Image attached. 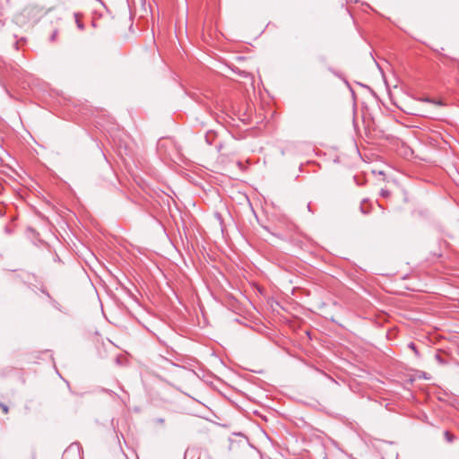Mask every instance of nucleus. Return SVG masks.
<instances>
[{
  "mask_svg": "<svg viewBox=\"0 0 459 459\" xmlns=\"http://www.w3.org/2000/svg\"><path fill=\"white\" fill-rule=\"evenodd\" d=\"M329 71L332 72L336 76H340V74L337 72L333 71L332 68H329Z\"/></svg>",
  "mask_w": 459,
  "mask_h": 459,
  "instance_id": "nucleus-12",
  "label": "nucleus"
},
{
  "mask_svg": "<svg viewBox=\"0 0 459 459\" xmlns=\"http://www.w3.org/2000/svg\"><path fill=\"white\" fill-rule=\"evenodd\" d=\"M56 35H57V31H56V30H55V31L52 33V35L50 36V40H51V41H54V40L56 39Z\"/></svg>",
  "mask_w": 459,
  "mask_h": 459,
  "instance_id": "nucleus-5",
  "label": "nucleus"
},
{
  "mask_svg": "<svg viewBox=\"0 0 459 459\" xmlns=\"http://www.w3.org/2000/svg\"><path fill=\"white\" fill-rule=\"evenodd\" d=\"M242 75H243L244 77H247V73H246V72H242Z\"/></svg>",
  "mask_w": 459,
  "mask_h": 459,
  "instance_id": "nucleus-14",
  "label": "nucleus"
},
{
  "mask_svg": "<svg viewBox=\"0 0 459 459\" xmlns=\"http://www.w3.org/2000/svg\"><path fill=\"white\" fill-rule=\"evenodd\" d=\"M158 421L162 423L164 420H163V419H159Z\"/></svg>",
  "mask_w": 459,
  "mask_h": 459,
  "instance_id": "nucleus-18",
  "label": "nucleus"
},
{
  "mask_svg": "<svg viewBox=\"0 0 459 459\" xmlns=\"http://www.w3.org/2000/svg\"><path fill=\"white\" fill-rule=\"evenodd\" d=\"M408 347H409L410 349H411V351H414V353H415V355H416V356H418V355H419V351H418L417 347H416V345H415V343H414V342H410V343L408 344Z\"/></svg>",
  "mask_w": 459,
  "mask_h": 459,
  "instance_id": "nucleus-3",
  "label": "nucleus"
},
{
  "mask_svg": "<svg viewBox=\"0 0 459 459\" xmlns=\"http://www.w3.org/2000/svg\"><path fill=\"white\" fill-rule=\"evenodd\" d=\"M206 142L209 143V144H212V143L209 141L208 139V135H206Z\"/></svg>",
  "mask_w": 459,
  "mask_h": 459,
  "instance_id": "nucleus-15",
  "label": "nucleus"
},
{
  "mask_svg": "<svg viewBox=\"0 0 459 459\" xmlns=\"http://www.w3.org/2000/svg\"><path fill=\"white\" fill-rule=\"evenodd\" d=\"M14 47H15L16 49H18V42L14 43Z\"/></svg>",
  "mask_w": 459,
  "mask_h": 459,
  "instance_id": "nucleus-16",
  "label": "nucleus"
},
{
  "mask_svg": "<svg viewBox=\"0 0 459 459\" xmlns=\"http://www.w3.org/2000/svg\"><path fill=\"white\" fill-rule=\"evenodd\" d=\"M444 437L448 443H452L455 439V437L448 430L444 432Z\"/></svg>",
  "mask_w": 459,
  "mask_h": 459,
  "instance_id": "nucleus-2",
  "label": "nucleus"
},
{
  "mask_svg": "<svg viewBox=\"0 0 459 459\" xmlns=\"http://www.w3.org/2000/svg\"><path fill=\"white\" fill-rule=\"evenodd\" d=\"M104 392H106L108 394H115V393H113V391L111 390L104 389Z\"/></svg>",
  "mask_w": 459,
  "mask_h": 459,
  "instance_id": "nucleus-11",
  "label": "nucleus"
},
{
  "mask_svg": "<svg viewBox=\"0 0 459 459\" xmlns=\"http://www.w3.org/2000/svg\"><path fill=\"white\" fill-rule=\"evenodd\" d=\"M42 292L45 293L49 299H51V297L48 291L42 290Z\"/></svg>",
  "mask_w": 459,
  "mask_h": 459,
  "instance_id": "nucleus-13",
  "label": "nucleus"
},
{
  "mask_svg": "<svg viewBox=\"0 0 459 459\" xmlns=\"http://www.w3.org/2000/svg\"><path fill=\"white\" fill-rule=\"evenodd\" d=\"M76 24H77V27L80 29V30H83L84 28V25L80 22L78 20H76Z\"/></svg>",
  "mask_w": 459,
  "mask_h": 459,
  "instance_id": "nucleus-8",
  "label": "nucleus"
},
{
  "mask_svg": "<svg viewBox=\"0 0 459 459\" xmlns=\"http://www.w3.org/2000/svg\"><path fill=\"white\" fill-rule=\"evenodd\" d=\"M381 195L382 196H388L389 195V192L387 190H385V189H382L381 190Z\"/></svg>",
  "mask_w": 459,
  "mask_h": 459,
  "instance_id": "nucleus-6",
  "label": "nucleus"
},
{
  "mask_svg": "<svg viewBox=\"0 0 459 459\" xmlns=\"http://www.w3.org/2000/svg\"><path fill=\"white\" fill-rule=\"evenodd\" d=\"M0 408L3 410L4 413H7L9 411L8 406L3 403H0Z\"/></svg>",
  "mask_w": 459,
  "mask_h": 459,
  "instance_id": "nucleus-4",
  "label": "nucleus"
},
{
  "mask_svg": "<svg viewBox=\"0 0 459 459\" xmlns=\"http://www.w3.org/2000/svg\"><path fill=\"white\" fill-rule=\"evenodd\" d=\"M82 459L81 448L78 443H73L64 452L62 459Z\"/></svg>",
  "mask_w": 459,
  "mask_h": 459,
  "instance_id": "nucleus-1",
  "label": "nucleus"
},
{
  "mask_svg": "<svg viewBox=\"0 0 459 459\" xmlns=\"http://www.w3.org/2000/svg\"><path fill=\"white\" fill-rule=\"evenodd\" d=\"M436 359H437L440 363H443V359H442V358H441L438 354H437V355H436Z\"/></svg>",
  "mask_w": 459,
  "mask_h": 459,
  "instance_id": "nucleus-10",
  "label": "nucleus"
},
{
  "mask_svg": "<svg viewBox=\"0 0 459 459\" xmlns=\"http://www.w3.org/2000/svg\"><path fill=\"white\" fill-rule=\"evenodd\" d=\"M52 305L54 307H56V309H60L59 307V304L56 301V300H52Z\"/></svg>",
  "mask_w": 459,
  "mask_h": 459,
  "instance_id": "nucleus-9",
  "label": "nucleus"
},
{
  "mask_svg": "<svg viewBox=\"0 0 459 459\" xmlns=\"http://www.w3.org/2000/svg\"><path fill=\"white\" fill-rule=\"evenodd\" d=\"M307 210L310 212L311 211V208H310V204H307Z\"/></svg>",
  "mask_w": 459,
  "mask_h": 459,
  "instance_id": "nucleus-17",
  "label": "nucleus"
},
{
  "mask_svg": "<svg viewBox=\"0 0 459 459\" xmlns=\"http://www.w3.org/2000/svg\"><path fill=\"white\" fill-rule=\"evenodd\" d=\"M359 210H360V212H361L362 213H364V214H368V210H366V209L363 207V205H362V204L359 206Z\"/></svg>",
  "mask_w": 459,
  "mask_h": 459,
  "instance_id": "nucleus-7",
  "label": "nucleus"
}]
</instances>
